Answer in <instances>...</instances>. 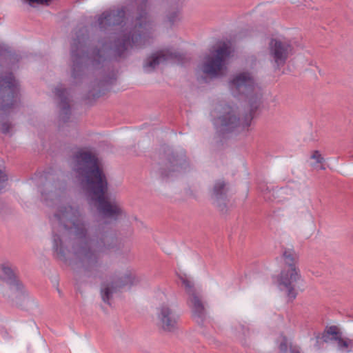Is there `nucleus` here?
Returning a JSON list of instances; mask_svg holds the SVG:
<instances>
[{
    "label": "nucleus",
    "instance_id": "f257e3e1",
    "mask_svg": "<svg viewBox=\"0 0 353 353\" xmlns=\"http://www.w3.org/2000/svg\"><path fill=\"white\" fill-rule=\"evenodd\" d=\"M65 182L54 181L51 176L39 187L41 198L54 209L52 248L54 256L69 261L77 280L93 276L101 265L102 254L114 249L117 239L106 226L90 225L83 210L69 201Z\"/></svg>",
    "mask_w": 353,
    "mask_h": 353
},
{
    "label": "nucleus",
    "instance_id": "f03ea898",
    "mask_svg": "<svg viewBox=\"0 0 353 353\" xmlns=\"http://www.w3.org/2000/svg\"><path fill=\"white\" fill-rule=\"evenodd\" d=\"M70 165L89 202L104 217L117 219L123 213L121 202L106 194L108 183L97 155L79 150L72 155Z\"/></svg>",
    "mask_w": 353,
    "mask_h": 353
},
{
    "label": "nucleus",
    "instance_id": "7ed1b4c3",
    "mask_svg": "<svg viewBox=\"0 0 353 353\" xmlns=\"http://www.w3.org/2000/svg\"><path fill=\"white\" fill-rule=\"evenodd\" d=\"M137 16L134 23L126 26L112 43L104 39L98 42L92 52L93 64H99L110 59L125 57L131 49L142 48L150 43L155 24L149 16L148 0H135Z\"/></svg>",
    "mask_w": 353,
    "mask_h": 353
},
{
    "label": "nucleus",
    "instance_id": "20e7f679",
    "mask_svg": "<svg viewBox=\"0 0 353 353\" xmlns=\"http://www.w3.org/2000/svg\"><path fill=\"white\" fill-rule=\"evenodd\" d=\"M214 125L216 131L221 134L238 132L240 129L247 128L253 116L250 115L249 119L242 123L238 107L234 104L220 103L217 104L212 112ZM252 113L250 112V114Z\"/></svg>",
    "mask_w": 353,
    "mask_h": 353
},
{
    "label": "nucleus",
    "instance_id": "39448f33",
    "mask_svg": "<svg viewBox=\"0 0 353 353\" xmlns=\"http://www.w3.org/2000/svg\"><path fill=\"white\" fill-rule=\"evenodd\" d=\"M158 173L163 179H170L185 172L190 163L183 150L163 146L159 150Z\"/></svg>",
    "mask_w": 353,
    "mask_h": 353
},
{
    "label": "nucleus",
    "instance_id": "423d86ee",
    "mask_svg": "<svg viewBox=\"0 0 353 353\" xmlns=\"http://www.w3.org/2000/svg\"><path fill=\"white\" fill-rule=\"evenodd\" d=\"M229 86L234 95H240L246 98L251 113L258 109L261 104L262 93L252 73L249 72L236 73L230 79Z\"/></svg>",
    "mask_w": 353,
    "mask_h": 353
},
{
    "label": "nucleus",
    "instance_id": "0eeeda50",
    "mask_svg": "<svg viewBox=\"0 0 353 353\" xmlns=\"http://www.w3.org/2000/svg\"><path fill=\"white\" fill-rule=\"evenodd\" d=\"M85 30L81 29L76 33L71 46L72 72L71 77L75 83H79L85 74L87 54L85 51L87 36Z\"/></svg>",
    "mask_w": 353,
    "mask_h": 353
},
{
    "label": "nucleus",
    "instance_id": "6e6552de",
    "mask_svg": "<svg viewBox=\"0 0 353 353\" xmlns=\"http://www.w3.org/2000/svg\"><path fill=\"white\" fill-rule=\"evenodd\" d=\"M179 279L183 285L187 295V304L191 310L193 318L198 323H203L207 312L201 290L196 287L194 281L186 274L179 275Z\"/></svg>",
    "mask_w": 353,
    "mask_h": 353
},
{
    "label": "nucleus",
    "instance_id": "1a4fd4ad",
    "mask_svg": "<svg viewBox=\"0 0 353 353\" xmlns=\"http://www.w3.org/2000/svg\"><path fill=\"white\" fill-rule=\"evenodd\" d=\"M139 279L132 269H125L116 271L109 280L103 283L101 285V297L105 303H109L110 299L114 293L128 285L138 283Z\"/></svg>",
    "mask_w": 353,
    "mask_h": 353
},
{
    "label": "nucleus",
    "instance_id": "9d476101",
    "mask_svg": "<svg viewBox=\"0 0 353 353\" xmlns=\"http://www.w3.org/2000/svg\"><path fill=\"white\" fill-rule=\"evenodd\" d=\"M18 83L12 73L0 77V114L10 112L17 106Z\"/></svg>",
    "mask_w": 353,
    "mask_h": 353
},
{
    "label": "nucleus",
    "instance_id": "9b49d317",
    "mask_svg": "<svg viewBox=\"0 0 353 353\" xmlns=\"http://www.w3.org/2000/svg\"><path fill=\"white\" fill-rule=\"evenodd\" d=\"M230 54V48L226 45L218 48L205 57L201 70L212 78L222 76L226 69V60Z\"/></svg>",
    "mask_w": 353,
    "mask_h": 353
},
{
    "label": "nucleus",
    "instance_id": "f8f14e48",
    "mask_svg": "<svg viewBox=\"0 0 353 353\" xmlns=\"http://www.w3.org/2000/svg\"><path fill=\"white\" fill-rule=\"evenodd\" d=\"M268 54L274 66L280 68L293 54V46L291 42L285 39H272L268 44Z\"/></svg>",
    "mask_w": 353,
    "mask_h": 353
},
{
    "label": "nucleus",
    "instance_id": "ddd939ff",
    "mask_svg": "<svg viewBox=\"0 0 353 353\" xmlns=\"http://www.w3.org/2000/svg\"><path fill=\"white\" fill-rule=\"evenodd\" d=\"M180 316L169 304L163 303L157 309V325L166 332H174L178 329Z\"/></svg>",
    "mask_w": 353,
    "mask_h": 353
},
{
    "label": "nucleus",
    "instance_id": "4468645a",
    "mask_svg": "<svg viewBox=\"0 0 353 353\" xmlns=\"http://www.w3.org/2000/svg\"><path fill=\"white\" fill-rule=\"evenodd\" d=\"M300 271L297 268H283L278 279L279 285L282 290L286 292L290 299H294L297 292L295 284L300 279Z\"/></svg>",
    "mask_w": 353,
    "mask_h": 353
},
{
    "label": "nucleus",
    "instance_id": "2eb2a0df",
    "mask_svg": "<svg viewBox=\"0 0 353 353\" xmlns=\"http://www.w3.org/2000/svg\"><path fill=\"white\" fill-rule=\"evenodd\" d=\"M125 11L123 8L106 10L98 18V26L101 30H112V27L120 25L124 19Z\"/></svg>",
    "mask_w": 353,
    "mask_h": 353
},
{
    "label": "nucleus",
    "instance_id": "dca6fc26",
    "mask_svg": "<svg viewBox=\"0 0 353 353\" xmlns=\"http://www.w3.org/2000/svg\"><path fill=\"white\" fill-rule=\"evenodd\" d=\"M182 55L176 51L163 50L152 54L148 57L143 63V70L145 72H152L159 64L169 59H180Z\"/></svg>",
    "mask_w": 353,
    "mask_h": 353
},
{
    "label": "nucleus",
    "instance_id": "f3484780",
    "mask_svg": "<svg viewBox=\"0 0 353 353\" xmlns=\"http://www.w3.org/2000/svg\"><path fill=\"white\" fill-rule=\"evenodd\" d=\"M321 339L325 343L331 341H337L338 347L341 351L350 352L353 347V340L348 338H343L336 326H331L327 328L323 334Z\"/></svg>",
    "mask_w": 353,
    "mask_h": 353
},
{
    "label": "nucleus",
    "instance_id": "a211bd4d",
    "mask_svg": "<svg viewBox=\"0 0 353 353\" xmlns=\"http://www.w3.org/2000/svg\"><path fill=\"white\" fill-rule=\"evenodd\" d=\"M54 92L58 100L59 118L63 122H66L71 113L68 92L62 85H59L54 88Z\"/></svg>",
    "mask_w": 353,
    "mask_h": 353
},
{
    "label": "nucleus",
    "instance_id": "6ab92c4d",
    "mask_svg": "<svg viewBox=\"0 0 353 353\" xmlns=\"http://www.w3.org/2000/svg\"><path fill=\"white\" fill-rule=\"evenodd\" d=\"M211 197L214 204L219 208L221 211H225L228 188L223 180L219 179L214 182L212 189Z\"/></svg>",
    "mask_w": 353,
    "mask_h": 353
},
{
    "label": "nucleus",
    "instance_id": "aec40b11",
    "mask_svg": "<svg viewBox=\"0 0 353 353\" xmlns=\"http://www.w3.org/2000/svg\"><path fill=\"white\" fill-rule=\"evenodd\" d=\"M282 256L285 264L287 265L286 268H296V263L298 261L299 256L293 249L285 248Z\"/></svg>",
    "mask_w": 353,
    "mask_h": 353
},
{
    "label": "nucleus",
    "instance_id": "412c9836",
    "mask_svg": "<svg viewBox=\"0 0 353 353\" xmlns=\"http://www.w3.org/2000/svg\"><path fill=\"white\" fill-rule=\"evenodd\" d=\"M104 85L105 82L103 81L94 83V84L92 85L91 89L88 92L89 97L93 98L100 97L102 91L103 90Z\"/></svg>",
    "mask_w": 353,
    "mask_h": 353
},
{
    "label": "nucleus",
    "instance_id": "4be33fe9",
    "mask_svg": "<svg viewBox=\"0 0 353 353\" xmlns=\"http://www.w3.org/2000/svg\"><path fill=\"white\" fill-rule=\"evenodd\" d=\"M13 125L8 120L2 119L0 122V131L4 134L11 135Z\"/></svg>",
    "mask_w": 353,
    "mask_h": 353
},
{
    "label": "nucleus",
    "instance_id": "5701e85b",
    "mask_svg": "<svg viewBox=\"0 0 353 353\" xmlns=\"http://www.w3.org/2000/svg\"><path fill=\"white\" fill-rule=\"evenodd\" d=\"M166 18L171 25H174L176 22L179 21L180 19L179 9L169 11L166 15Z\"/></svg>",
    "mask_w": 353,
    "mask_h": 353
},
{
    "label": "nucleus",
    "instance_id": "b1692460",
    "mask_svg": "<svg viewBox=\"0 0 353 353\" xmlns=\"http://www.w3.org/2000/svg\"><path fill=\"white\" fill-rule=\"evenodd\" d=\"M7 180V174L3 171L0 170V190H1L5 186Z\"/></svg>",
    "mask_w": 353,
    "mask_h": 353
},
{
    "label": "nucleus",
    "instance_id": "393cba45",
    "mask_svg": "<svg viewBox=\"0 0 353 353\" xmlns=\"http://www.w3.org/2000/svg\"><path fill=\"white\" fill-rule=\"evenodd\" d=\"M30 5H32L33 3L42 4V5H48L50 0H26Z\"/></svg>",
    "mask_w": 353,
    "mask_h": 353
},
{
    "label": "nucleus",
    "instance_id": "a878e982",
    "mask_svg": "<svg viewBox=\"0 0 353 353\" xmlns=\"http://www.w3.org/2000/svg\"><path fill=\"white\" fill-rule=\"evenodd\" d=\"M311 157L312 159L316 160L317 163H321L323 161V158L321 157L319 151L314 152Z\"/></svg>",
    "mask_w": 353,
    "mask_h": 353
},
{
    "label": "nucleus",
    "instance_id": "bb28decb",
    "mask_svg": "<svg viewBox=\"0 0 353 353\" xmlns=\"http://www.w3.org/2000/svg\"><path fill=\"white\" fill-rule=\"evenodd\" d=\"M279 350L281 352H286L287 350H288V345H287V343L285 341V340H284L283 341H282L279 346Z\"/></svg>",
    "mask_w": 353,
    "mask_h": 353
},
{
    "label": "nucleus",
    "instance_id": "cd10ccee",
    "mask_svg": "<svg viewBox=\"0 0 353 353\" xmlns=\"http://www.w3.org/2000/svg\"><path fill=\"white\" fill-rule=\"evenodd\" d=\"M239 329L241 330L240 331L242 332V334L244 336H246L248 335L249 329L248 327H246L245 325H239Z\"/></svg>",
    "mask_w": 353,
    "mask_h": 353
},
{
    "label": "nucleus",
    "instance_id": "c85d7f7f",
    "mask_svg": "<svg viewBox=\"0 0 353 353\" xmlns=\"http://www.w3.org/2000/svg\"><path fill=\"white\" fill-rule=\"evenodd\" d=\"M289 353H301V351L299 347L291 345Z\"/></svg>",
    "mask_w": 353,
    "mask_h": 353
},
{
    "label": "nucleus",
    "instance_id": "c756f323",
    "mask_svg": "<svg viewBox=\"0 0 353 353\" xmlns=\"http://www.w3.org/2000/svg\"><path fill=\"white\" fill-rule=\"evenodd\" d=\"M292 3H296L297 1H299V0H290Z\"/></svg>",
    "mask_w": 353,
    "mask_h": 353
}]
</instances>
